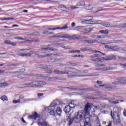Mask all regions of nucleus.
<instances>
[{"mask_svg":"<svg viewBox=\"0 0 126 126\" xmlns=\"http://www.w3.org/2000/svg\"><path fill=\"white\" fill-rule=\"evenodd\" d=\"M91 108H92V106L89 103H87L85 106L84 111H80L78 112H75L74 114V120L76 121V123L77 124L79 123L80 121L83 119L82 117V114H84V126H91V124H90V118H89V115H90V111L91 110Z\"/></svg>","mask_w":126,"mask_h":126,"instance_id":"1","label":"nucleus"},{"mask_svg":"<svg viewBox=\"0 0 126 126\" xmlns=\"http://www.w3.org/2000/svg\"><path fill=\"white\" fill-rule=\"evenodd\" d=\"M76 72L73 73L72 74L68 75L67 76L68 78H73V77H86V76H98L99 74H96L94 73H92L89 75H83L84 73H88L89 72L88 70H85L80 71L76 69Z\"/></svg>","mask_w":126,"mask_h":126,"instance_id":"2","label":"nucleus"},{"mask_svg":"<svg viewBox=\"0 0 126 126\" xmlns=\"http://www.w3.org/2000/svg\"><path fill=\"white\" fill-rule=\"evenodd\" d=\"M61 103L60 102V101L58 100L53 101L50 104V105L46 108L48 114L51 116H56V111H55V109Z\"/></svg>","mask_w":126,"mask_h":126,"instance_id":"3","label":"nucleus"},{"mask_svg":"<svg viewBox=\"0 0 126 126\" xmlns=\"http://www.w3.org/2000/svg\"><path fill=\"white\" fill-rule=\"evenodd\" d=\"M64 70V71H61L59 70H55L54 73L55 74H72L77 71L76 68H72L71 67H66Z\"/></svg>","mask_w":126,"mask_h":126,"instance_id":"4","label":"nucleus"},{"mask_svg":"<svg viewBox=\"0 0 126 126\" xmlns=\"http://www.w3.org/2000/svg\"><path fill=\"white\" fill-rule=\"evenodd\" d=\"M117 110H119V108L115 107L114 108V110L115 111H114L113 113H111V117L113 119L115 125H120L121 124V119H120L121 116L118 113V111H116Z\"/></svg>","mask_w":126,"mask_h":126,"instance_id":"5","label":"nucleus"},{"mask_svg":"<svg viewBox=\"0 0 126 126\" xmlns=\"http://www.w3.org/2000/svg\"><path fill=\"white\" fill-rule=\"evenodd\" d=\"M32 83H35L34 84L37 87H34V88H40L42 87L43 85H46L47 83L43 81H32Z\"/></svg>","mask_w":126,"mask_h":126,"instance_id":"6","label":"nucleus"},{"mask_svg":"<svg viewBox=\"0 0 126 126\" xmlns=\"http://www.w3.org/2000/svg\"><path fill=\"white\" fill-rule=\"evenodd\" d=\"M39 126H49V124L46 122L45 120L42 119H40L38 120V123H37Z\"/></svg>","mask_w":126,"mask_h":126,"instance_id":"7","label":"nucleus"},{"mask_svg":"<svg viewBox=\"0 0 126 126\" xmlns=\"http://www.w3.org/2000/svg\"><path fill=\"white\" fill-rule=\"evenodd\" d=\"M40 117H41V115L35 112L32 115L29 116L28 119L29 120H31V119L32 120H36L38 118H40Z\"/></svg>","mask_w":126,"mask_h":126,"instance_id":"8","label":"nucleus"},{"mask_svg":"<svg viewBox=\"0 0 126 126\" xmlns=\"http://www.w3.org/2000/svg\"><path fill=\"white\" fill-rule=\"evenodd\" d=\"M62 88H66V89H69L70 91H77L78 92H82V89H79V88H75L72 87H62Z\"/></svg>","mask_w":126,"mask_h":126,"instance_id":"9","label":"nucleus"},{"mask_svg":"<svg viewBox=\"0 0 126 126\" xmlns=\"http://www.w3.org/2000/svg\"><path fill=\"white\" fill-rule=\"evenodd\" d=\"M65 39H68V40H77V36H76V35H69L67 34H65Z\"/></svg>","mask_w":126,"mask_h":126,"instance_id":"10","label":"nucleus"},{"mask_svg":"<svg viewBox=\"0 0 126 126\" xmlns=\"http://www.w3.org/2000/svg\"><path fill=\"white\" fill-rule=\"evenodd\" d=\"M58 8L59 9L65 11L66 12H68L69 11V8H67L63 5H59Z\"/></svg>","mask_w":126,"mask_h":126,"instance_id":"11","label":"nucleus"},{"mask_svg":"<svg viewBox=\"0 0 126 126\" xmlns=\"http://www.w3.org/2000/svg\"><path fill=\"white\" fill-rule=\"evenodd\" d=\"M87 17H91V18H92L89 20H87V22H96L94 23H89V24H98L97 22H100V21H101L99 20H96V21H93V17L92 16H88ZM98 24H100V23H98Z\"/></svg>","mask_w":126,"mask_h":126,"instance_id":"12","label":"nucleus"},{"mask_svg":"<svg viewBox=\"0 0 126 126\" xmlns=\"http://www.w3.org/2000/svg\"><path fill=\"white\" fill-rule=\"evenodd\" d=\"M66 121H68V122H69V126H71V125L72 124V123L73 122H75V123H76V120L74 119V118L73 117L72 118H70V116L68 115L67 116V118L66 119Z\"/></svg>","mask_w":126,"mask_h":126,"instance_id":"13","label":"nucleus"},{"mask_svg":"<svg viewBox=\"0 0 126 126\" xmlns=\"http://www.w3.org/2000/svg\"><path fill=\"white\" fill-rule=\"evenodd\" d=\"M117 80H118V82L120 84H126V77L118 78V79H117Z\"/></svg>","mask_w":126,"mask_h":126,"instance_id":"14","label":"nucleus"},{"mask_svg":"<svg viewBox=\"0 0 126 126\" xmlns=\"http://www.w3.org/2000/svg\"><path fill=\"white\" fill-rule=\"evenodd\" d=\"M71 108L69 105L66 106L63 109L64 112L65 114H69L70 113V111H71Z\"/></svg>","mask_w":126,"mask_h":126,"instance_id":"15","label":"nucleus"},{"mask_svg":"<svg viewBox=\"0 0 126 126\" xmlns=\"http://www.w3.org/2000/svg\"><path fill=\"white\" fill-rule=\"evenodd\" d=\"M40 68H44V69H51V68H53V66L42 64L40 65Z\"/></svg>","mask_w":126,"mask_h":126,"instance_id":"16","label":"nucleus"},{"mask_svg":"<svg viewBox=\"0 0 126 126\" xmlns=\"http://www.w3.org/2000/svg\"><path fill=\"white\" fill-rule=\"evenodd\" d=\"M102 60H105V61H112V60H116L117 59L115 56H109L107 58H102Z\"/></svg>","mask_w":126,"mask_h":126,"instance_id":"17","label":"nucleus"},{"mask_svg":"<svg viewBox=\"0 0 126 126\" xmlns=\"http://www.w3.org/2000/svg\"><path fill=\"white\" fill-rule=\"evenodd\" d=\"M68 105H69L71 108L74 109L76 106V104L75 103V101H74V100H72L68 103Z\"/></svg>","mask_w":126,"mask_h":126,"instance_id":"18","label":"nucleus"},{"mask_svg":"<svg viewBox=\"0 0 126 126\" xmlns=\"http://www.w3.org/2000/svg\"><path fill=\"white\" fill-rule=\"evenodd\" d=\"M24 85H26V87H32L34 88V87H37L38 86H36V85L34 84V83H26L24 84Z\"/></svg>","mask_w":126,"mask_h":126,"instance_id":"19","label":"nucleus"},{"mask_svg":"<svg viewBox=\"0 0 126 126\" xmlns=\"http://www.w3.org/2000/svg\"><path fill=\"white\" fill-rule=\"evenodd\" d=\"M83 91H85V92H90L91 91L94 92L95 91V89H91L90 88H85L82 89V92H83Z\"/></svg>","mask_w":126,"mask_h":126,"instance_id":"20","label":"nucleus"},{"mask_svg":"<svg viewBox=\"0 0 126 126\" xmlns=\"http://www.w3.org/2000/svg\"><path fill=\"white\" fill-rule=\"evenodd\" d=\"M40 49L41 50V51L42 53H44V54H46L47 53H50V51H49V47H41Z\"/></svg>","mask_w":126,"mask_h":126,"instance_id":"21","label":"nucleus"},{"mask_svg":"<svg viewBox=\"0 0 126 126\" xmlns=\"http://www.w3.org/2000/svg\"><path fill=\"white\" fill-rule=\"evenodd\" d=\"M97 40H92V39H91V40H84V42H85V43H87V44H92L93 43H96Z\"/></svg>","mask_w":126,"mask_h":126,"instance_id":"22","label":"nucleus"},{"mask_svg":"<svg viewBox=\"0 0 126 126\" xmlns=\"http://www.w3.org/2000/svg\"><path fill=\"white\" fill-rule=\"evenodd\" d=\"M63 112V110L62 109H61V107H57L56 109V113L58 115V116H62V113Z\"/></svg>","mask_w":126,"mask_h":126,"instance_id":"23","label":"nucleus"},{"mask_svg":"<svg viewBox=\"0 0 126 126\" xmlns=\"http://www.w3.org/2000/svg\"><path fill=\"white\" fill-rule=\"evenodd\" d=\"M65 34H63V35L61 34L53 35L52 38H62V39H65Z\"/></svg>","mask_w":126,"mask_h":126,"instance_id":"24","label":"nucleus"},{"mask_svg":"<svg viewBox=\"0 0 126 126\" xmlns=\"http://www.w3.org/2000/svg\"><path fill=\"white\" fill-rule=\"evenodd\" d=\"M103 26H104V27H107L109 28H113L116 27V26L114 25H111L110 24H104L103 25Z\"/></svg>","mask_w":126,"mask_h":126,"instance_id":"25","label":"nucleus"},{"mask_svg":"<svg viewBox=\"0 0 126 126\" xmlns=\"http://www.w3.org/2000/svg\"><path fill=\"white\" fill-rule=\"evenodd\" d=\"M116 43V44H120L121 43H123V40H114V41H108L107 44Z\"/></svg>","mask_w":126,"mask_h":126,"instance_id":"26","label":"nucleus"},{"mask_svg":"<svg viewBox=\"0 0 126 126\" xmlns=\"http://www.w3.org/2000/svg\"><path fill=\"white\" fill-rule=\"evenodd\" d=\"M117 46H110V48H109V51L110 52H116V48H117Z\"/></svg>","mask_w":126,"mask_h":126,"instance_id":"27","label":"nucleus"},{"mask_svg":"<svg viewBox=\"0 0 126 126\" xmlns=\"http://www.w3.org/2000/svg\"><path fill=\"white\" fill-rule=\"evenodd\" d=\"M86 39H88V36H82L77 37V40H85Z\"/></svg>","mask_w":126,"mask_h":126,"instance_id":"28","label":"nucleus"},{"mask_svg":"<svg viewBox=\"0 0 126 126\" xmlns=\"http://www.w3.org/2000/svg\"><path fill=\"white\" fill-rule=\"evenodd\" d=\"M83 5H85V2L83 1H80L76 4V6H83Z\"/></svg>","mask_w":126,"mask_h":126,"instance_id":"29","label":"nucleus"},{"mask_svg":"<svg viewBox=\"0 0 126 126\" xmlns=\"http://www.w3.org/2000/svg\"><path fill=\"white\" fill-rule=\"evenodd\" d=\"M31 35L32 36H39V35H40V32L35 31L31 33Z\"/></svg>","mask_w":126,"mask_h":126,"instance_id":"30","label":"nucleus"},{"mask_svg":"<svg viewBox=\"0 0 126 126\" xmlns=\"http://www.w3.org/2000/svg\"><path fill=\"white\" fill-rule=\"evenodd\" d=\"M99 33H102V34H108L109 31L108 30H101L99 31Z\"/></svg>","mask_w":126,"mask_h":126,"instance_id":"31","label":"nucleus"},{"mask_svg":"<svg viewBox=\"0 0 126 126\" xmlns=\"http://www.w3.org/2000/svg\"><path fill=\"white\" fill-rule=\"evenodd\" d=\"M99 57V54H94L93 55L90 56V58L91 59H95V58H98Z\"/></svg>","mask_w":126,"mask_h":126,"instance_id":"32","label":"nucleus"},{"mask_svg":"<svg viewBox=\"0 0 126 126\" xmlns=\"http://www.w3.org/2000/svg\"><path fill=\"white\" fill-rule=\"evenodd\" d=\"M58 28V30H63V29H67V28H68V27H67V25H64L63 27H59V28Z\"/></svg>","mask_w":126,"mask_h":126,"instance_id":"33","label":"nucleus"},{"mask_svg":"<svg viewBox=\"0 0 126 126\" xmlns=\"http://www.w3.org/2000/svg\"><path fill=\"white\" fill-rule=\"evenodd\" d=\"M10 73V74H12V75H13V74H17L19 73V71L7 72V73Z\"/></svg>","mask_w":126,"mask_h":126,"instance_id":"34","label":"nucleus"},{"mask_svg":"<svg viewBox=\"0 0 126 126\" xmlns=\"http://www.w3.org/2000/svg\"><path fill=\"white\" fill-rule=\"evenodd\" d=\"M0 99L2 100V101H7V97H6L5 95L1 96Z\"/></svg>","mask_w":126,"mask_h":126,"instance_id":"35","label":"nucleus"},{"mask_svg":"<svg viewBox=\"0 0 126 126\" xmlns=\"http://www.w3.org/2000/svg\"><path fill=\"white\" fill-rule=\"evenodd\" d=\"M119 28H126V23L119 25Z\"/></svg>","mask_w":126,"mask_h":126,"instance_id":"36","label":"nucleus"},{"mask_svg":"<svg viewBox=\"0 0 126 126\" xmlns=\"http://www.w3.org/2000/svg\"><path fill=\"white\" fill-rule=\"evenodd\" d=\"M50 56H52V54H46L45 55H40L39 56V58H46L47 57H50Z\"/></svg>","mask_w":126,"mask_h":126,"instance_id":"37","label":"nucleus"},{"mask_svg":"<svg viewBox=\"0 0 126 126\" xmlns=\"http://www.w3.org/2000/svg\"><path fill=\"white\" fill-rule=\"evenodd\" d=\"M0 87H4L5 86H7L8 85V83H2L0 84Z\"/></svg>","mask_w":126,"mask_h":126,"instance_id":"38","label":"nucleus"},{"mask_svg":"<svg viewBox=\"0 0 126 126\" xmlns=\"http://www.w3.org/2000/svg\"><path fill=\"white\" fill-rule=\"evenodd\" d=\"M36 77H47V76L44 74H36Z\"/></svg>","mask_w":126,"mask_h":126,"instance_id":"39","label":"nucleus"},{"mask_svg":"<svg viewBox=\"0 0 126 126\" xmlns=\"http://www.w3.org/2000/svg\"><path fill=\"white\" fill-rule=\"evenodd\" d=\"M49 51L50 52V51H51V52H57V51H58V49H56V48H50L49 47Z\"/></svg>","mask_w":126,"mask_h":126,"instance_id":"40","label":"nucleus"},{"mask_svg":"<svg viewBox=\"0 0 126 126\" xmlns=\"http://www.w3.org/2000/svg\"><path fill=\"white\" fill-rule=\"evenodd\" d=\"M86 99H90V100H95L97 98L93 97V96H87Z\"/></svg>","mask_w":126,"mask_h":126,"instance_id":"41","label":"nucleus"},{"mask_svg":"<svg viewBox=\"0 0 126 126\" xmlns=\"http://www.w3.org/2000/svg\"><path fill=\"white\" fill-rule=\"evenodd\" d=\"M101 70L105 71V70H110L111 69V67H103V68H100Z\"/></svg>","mask_w":126,"mask_h":126,"instance_id":"42","label":"nucleus"},{"mask_svg":"<svg viewBox=\"0 0 126 126\" xmlns=\"http://www.w3.org/2000/svg\"><path fill=\"white\" fill-rule=\"evenodd\" d=\"M110 102L111 103V104H114L115 105H116V104H119V103H120V100H118L115 101H110Z\"/></svg>","mask_w":126,"mask_h":126,"instance_id":"43","label":"nucleus"},{"mask_svg":"<svg viewBox=\"0 0 126 126\" xmlns=\"http://www.w3.org/2000/svg\"><path fill=\"white\" fill-rule=\"evenodd\" d=\"M14 19V18H4V19H2V20L3 21V20H11V21H12Z\"/></svg>","mask_w":126,"mask_h":126,"instance_id":"44","label":"nucleus"},{"mask_svg":"<svg viewBox=\"0 0 126 126\" xmlns=\"http://www.w3.org/2000/svg\"><path fill=\"white\" fill-rule=\"evenodd\" d=\"M81 52H86L87 51V47H82L80 49Z\"/></svg>","mask_w":126,"mask_h":126,"instance_id":"45","label":"nucleus"},{"mask_svg":"<svg viewBox=\"0 0 126 126\" xmlns=\"http://www.w3.org/2000/svg\"><path fill=\"white\" fill-rule=\"evenodd\" d=\"M32 48L30 49H19V52H22V51H31L32 50Z\"/></svg>","mask_w":126,"mask_h":126,"instance_id":"46","label":"nucleus"},{"mask_svg":"<svg viewBox=\"0 0 126 126\" xmlns=\"http://www.w3.org/2000/svg\"><path fill=\"white\" fill-rule=\"evenodd\" d=\"M60 47H61V48H63V49H65V50H69V48H68V47H67V46H64V45H62L61 44V45L60 46Z\"/></svg>","mask_w":126,"mask_h":126,"instance_id":"47","label":"nucleus"},{"mask_svg":"<svg viewBox=\"0 0 126 126\" xmlns=\"http://www.w3.org/2000/svg\"><path fill=\"white\" fill-rule=\"evenodd\" d=\"M17 65H19V63H16L11 64L10 65H8V66H17Z\"/></svg>","mask_w":126,"mask_h":126,"instance_id":"48","label":"nucleus"},{"mask_svg":"<svg viewBox=\"0 0 126 126\" xmlns=\"http://www.w3.org/2000/svg\"><path fill=\"white\" fill-rule=\"evenodd\" d=\"M13 103L14 104H17L18 103H20V99H18L16 100H13Z\"/></svg>","mask_w":126,"mask_h":126,"instance_id":"49","label":"nucleus"},{"mask_svg":"<svg viewBox=\"0 0 126 126\" xmlns=\"http://www.w3.org/2000/svg\"><path fill=\"white\" fill-rule=\"evenodd\" d=\"M49 80L52 81L57 80V77H50L49 78Z\"/></svg>","mask_w":126,"mask_h":126,"instance_id":"50","label":"nucleus"},{"mask_svg":"<svg viewBox=\"0 0 126 126\" xmlns=\"http://www.w3.org/2000/svg\"><path fill=\"white\" fill-rule=\"evenodd\" d=\"M105 38L104 35H97V39H105Z\"/></svg>","mask_w":126,"mask_h":126,"instance_id":"51","label":"nucleus"},{"mask_svg":"<svg viewBox=\"0 0 126 126\" xmlns=\"http://www.w3.org/2000/svg\"><path fill=\"white\" fill-rule=\"evenodd\" d=\"M50 61H52V63H56V62H58V59L50 58Z\"/></svg>","mask_w":126,"mask_h":126,"instance_id":"52","label":"nucleus"},{"mask_svg":"<svg viewBox=\"0 0 126 126\" xmlns=\"http://www.w3.org/2000/svg\"><path fill=\"white\" fill-rule=\"evenodd\" d=\"M119 60H121V61H125V60H126V58L125 57H118Z\"/></svg>","mask_w":126,"mask_h":126,"instance_id":"53","label":"nucleus"},{"mask_svg":"<svg viewBox=\"0 0 126 126\" xmlns=\"http://www.w3.org/2000/svg\"><path fill=\"white\" fill-rule=\"evenodd\" d=\"M105 88L106 89H109V90H111V85H110L109 84L106 85Z\"/></svg>","mask_w":126,"mask_h":126,"instance_id":"54","label":"nucleus"},{"mask_svg":"<svg viewBox=\"0 0 126 126\" xmlns=\"http://www.w3.org/2000/svg\"><path fill=\"white\" fill-rule=\"evenodd\" d=\"M47 30H52L53 31L55 30H58V28H48Z\"/></svg>","mask_w":126,"mask_h":126,"instance_id":"55","label":"nucleus"},{"mask_svg":"<svg viewBox=\"0 0 126 126\" xmlns=\"http://www.w3.org/2000/svg\"><path fill=\"white\" fill-rule=\"evenodd\" d=\"M56 80H65V78H61V77H56Z\"/></svg>","mask_w":126,"mask_h":126,"instance_id":"56","label":"nucleus"},{"mask_svg":"<svg viewBox=\"0 0 126 126\" xmlns=\"http://www.w3.org/2000/svg\"><path fill=\"white\" fill-rule=\"evenodd\" d=\"M43 34H44L45 35H49V31H44L43 32H42Z\"/></svg>","mask_w":126,"mask_h":126,"instance_id":"57","label":"nucleus"},{"mask_svg":"<svg viewBox=\"0 0 126 126\" xmlns=\"http://www.w3.org/2000/svg\"><path fill=\"white\" fill-rule=\"evenodd\" d=\"M119 51H122V47H116L115 48V52H118Z\"/></svg>","mask_w":126,"mask_h":126,"instance_id":"58","label":"nucleus"},{"mask_svg":"<svg viewBox=\"0 0 126 126\" xmlns=\"http://www.w3.org/2000/svg\"><path fill=\"white\" fill-rule=\"evenodd\" d=\"M5 44H6L7 45H10L11 43L10 40H5L4 41Z\"/></svg>","mask_w":126,"mask_h":126,"instance_id":"59","label":"nucleus"},{"mask_svg":"<svg viewBox=\"0 0 126 126\" xmlns=\"http://www.w3.org/2000/svg\"><path fill=\"white\" fill-rule=\"evenodd\" d=\"M85 31L86 32H87V33H89V32H91V31H92V30H91V28H88L87 29H85Z\"/></svg>","mask_w":126,"mask_h":126,"instance_id":"60","label":"nucleus"},{"mask_svg":"<svg viewBox=\"0 0 126 126\" xmlns=\"http://www.w3.org/2000/svg\"><path fill=\"white\" fill-rule=\"evenodd\" d=\"M115 97H112V98H106V100H108V101H109V102H111V101H112V100H115Z\"/></svg>","mask_w":126,"mask_h":126,"instance_id":"61","label":"nucleus"},{"mask_svg":"<svg viewBox=\"0 0 126 126\" xmlns=\"http://www.w3.org/2000/svg\"><path fill=\"white\" fill-rule=\"evenodd\" d=\"M26 70V69H25V68H22L20 69V71H19V73H20V72H25Z\"/></svg>","mask_w":126,"mask_h":126,"instance_id":"62","label":"nucleus"},{"mask_svg":"<svg viewBox=\"0 0 126 126\" xmlns=\"http://www.w3.org/2000/svg\"><path fill=\"white\" fill-rule=\"evenodd\" d=\"M7 55V56H9V54H8V52H6L5 53H0V55Z\"/></svg>","mask_w":126,"mask_h":126,"instance_id":"63","label":"nucleus"},{"mask_svg":"<svg viewBox=\"0 0 126 126\" xmlns=\"http://www.w3.org/2000/svg\"><path fill=\"white\" fill-rule=\"evenodd\" d=\"M31 54H32L31 56H38V53L36 52L31 53Z\"/></svg>","mask_w":126,"mask_h":126,"instance_id":"64","label":"nucleus"}]
</instances>
